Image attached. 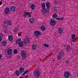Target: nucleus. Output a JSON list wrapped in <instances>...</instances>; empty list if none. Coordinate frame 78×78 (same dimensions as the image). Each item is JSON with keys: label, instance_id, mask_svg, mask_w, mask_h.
Returning <instances> with one entry per match:
<instances>
[{"label": "nucleus", "instance_id": "21", "mask_svg": "<svg viewBox=\"0 0 78 78\" xmlns=\"http://www.w3.org/2000/svg\"><path fill=\"white\" fill-rule=\"evenodd\" d=\"M59 55L60 56H63L64 55V52H62V51H61L59 53Z\"/></svg>", "mask_w": 78, "mask_h": 78}, {"label": "nucleus", "instance_id": "50", "mask_svg": "<svg viewBox=\"0 0 78 78\" xmlns=\"http://www.w3.org/2000/svg\"><path fill=\"white\" fill-rule=\"evenodd\" d=\"M40 61H41V59H40Z\"/></svg>", "mask_w": 78, "mask_h": 78}, {"label": "nucleus", "instance_id": "29", "mask_svg": "<svg viewBox=\"0 0 78 78\" xmlns=\"http://www.w3.org/2000/svg\"><path fill=\"white\" fill-rule=\"evenodd\" d=\"M13 53L14 54H17V50L16 49H14L13 51Z\"/></svg>", "mask_w": 78, "mask_h": 78}, {"label": "nucleus", "instance_id": "27", "mask_svg": "<svg viewBox=\"0 0 78 78\" xmlns=\"http://www.w3.org/2000/svg\"><path fill=\"white\" fill-rule=\"evenodd\" d=\"M46 6L48 8H50V3L49 2L46 3Z\"/></svg>", "mask_w": 78, "mask_h": 78}, {"label": "nucleus", "instance_id": "24", "mask_svg": "<svg viewBox=\"0 0 78 78\" xmlns=\"http://www.w3.org/2000/svg\"><path fill=\"white\" fill-rule=\"evenodd\" d=\"M32 48H33L34 50H35V49H36V48H37V46H36V45L35 44H33L32 46Z\"/></svg>", "mask_w": 78, "mask_h": 78}, {"label": "nucleus", "instance_id": "6", "mask_svg": "<svg viewBox=\"0 0 78 78\" xmlns=\"http://www.w3.org/2000/svg\"><path fill=\"white\" fill-rule=\"evenodd\" d=\"M70 72H68V71L65 72L63 75V76L64 78H68L69 77H70Z\"/></svg>", "mask_w": 78, "mask_h": 78}, {"label": "nucleus", "instance_id": "45", "mask_svg": "<svg viewBox=\"0 0 78 78\" xmlns=\"http://www.w3.org/2000/svg\"><path fill=\"white\" fill-rule=\"evenodd\" d=\"M20 78H23V77H20Z\"/></svg>", "mask_w": 78, "mask_h": 78}, {"label": "nucleus", "instance_id": "8", "mask_svg": "<svg viewBox=\"0 0 78 78\" xmlns=\"http://www.w3.org/2000/svg\"><path fill=\"white\" fill-rule=\"evenodd\" d=\"M7 53L8 55H11L12 53V49H8L7 51Z\"/></svg>", "mask_w": 78, "mask_h": 78}, {"label": "nucleus", "instance_id": "41", "mask_svg": "<svg viewBox=\"0 0 78 78\" xmlns=\"http://www.w3.org/2000/svg\"><path fill=\"white\" fill-rule=\"evenodd\" d=\"M56 20H59V18H56Z\"/></svg>", "mask_w": 78, "mask_h": 78}, {"label": "nucleus", "instance_id": "1", "mask_svg": "<svg viewBox=\"0 0 78 78\" xmlns=\"http://www.w3.org/2000/svg\"><path fill=\"white\" fill-rule=\"evenodd\" d=\"M19 70L16 71V74L17 76L20 75V73H23L24 72V68L22 67H21L19 69Z\"/></svg>", "mask_w": 78, "mask_h": 78}, {"label": "nucleus", "instance_id": "38", "mask_svg": "<svg viewBox=\"0 0 78 78\" xmlns=\"http://www.w3.org/2000/svg\"><path fill=\"white\" fill-rule=\"evenodd\" d=\"M2 55L1 54H0V59H2Z\"/></svg>", "mask_w": 78, "mask_h": 78}, {"label": "nucleus", "instance_id": "36", "mask_svg": "<svg viewBox=\"0 0 78 78\" xmlns=\"http://www.w3.org/2000/svg\"><path fill=\"white\" fill-rule=\"evenodd\" d=\"M3 30L5 31V33H6V31H7V29H3Z\"/></svg>", "mask_w": 78, "mask_h": 78}, {"label": "nucleus", "instance_id": "35", "mask_svg": "<svg viewBox=\"0 0 78 78\" xmlns=\"http://www.w3.org/2000/svg\"><path fill=\"white\" fill-rule=\"evenodd\" d=\"M54 2H55V5H57L58 4V2H57V1L55 0L54 1Z\"/></svg>", "mask_w": 78, "mask_h": 78}, {"label": "nucleus", "instance_id": "10", "mask_svg": "<svg viewBox=\"0 0 78 78\" xmlns=\"http://www.w3.org/2000/svg\"><path fill=\"white\" fill-rule=\"evenodd\" d=\"M24 42L25 44H28L30 42V40L28 38H25Z\"/></svg>", "mask_w": 78, "mask_h": 78}, {"label": "nucleus", "instance_id": "34", "mask_svg": "<svg viewBox=\"0 0 78 78\" xmlns=\"http://www.w3.org/2000/svg\"><path fill=\"white\" fill-rule=\"evenodd\" d=\"M66 64H69L70 63V62L69 60H66Z\"/></svg>", "mask_w": 78, "mask_h": 78}, {"label": "nucleus", "instance_id": "19", "mask_svg": "<svg viewBox=\"0 0 78 78\" xmlns=\"http://www.w3.org/2000/svg\"><path fill=\"white\" fill-rule=\"evenodd\" d=\"M41 30L43 31H45V27L44 26H42L40 28Z\"/></svg>", "mask_w": 78, "mask_h": 78}, {"label": "nucleus", "instance_id": "46", "mask_svg": "<svg viewBox=\"0 0 78 78\" xmlns=\"http://www.w3.org/2000/svg\"><path fill=\"white\" fill-rule=\"evenodd\" d=\"M11 56H10L9 57V58H11Z\"/></svg>", "mask_w": 78, "mask_h": 78}, {"label": "nucleus", "instance_id": "48", "mask_svg": "<svg viewBox=\"0 0 78 78\" xmlns=\"http://www.w3.org/2000/svg\"><path fill=\"white\" fill-rule=\"evenodd\" d=\"M29 1H31V0H28Z\"/></svg>", "mask_w": 78, "mask_h": 78}, {"label": "nucleus", "instance_id": "43", "mask_svg": "<svg viewBox=\"0 0 78 78\" xmlns=\"http://www.w3.org/2000/svg\"><path fill=\"white\" fill-rule=\"evenodd\" d=\"M25 78H28V75H26L25 76Z\"/></svg>", "mask_w": 78, "mask_h": 78}, {"label": "nucleus", "instance_id": "25", "mask_svg": "<svg viewBox=\"0 0 78 78\" xmlns=\"http://www.w3.org/2000/svg\"><path fill=\"white\" fill-rule=\"evenodd\" d=\"M3 36V34L2 33H0V42L2 41V37Z\"/></svg>", "mask_w": 78, "mask_h": 78}, {"label": "nucleus", "instance_id": "14", "mask_svg": "<svg viewBox=\"0 0 78 78\" xmlns=\"http://www.w3.org/2000/svg\"><path fill=\"white\" fill-rule=\"evenodd\" d=\"M4 22L5 23H7L8 25H12V23H11V21L5 20V21Z\"/></svg>", "mask_w": 78, "mask_h": 78}, {"label": "nucleus", "instance_id": "49", "mask_svg": "<svg viewBox=\"0 0 78 78\" xmlns=\"http://www.w3.org/2000/svg\"><path fill=\"white\" fill-rule=\"evenodd\" d=\"M53 61L55 62V60H53Z\"/></svg>", "mask_w": 78, "mask_h": 78}, {"label": "nucleus", "instance_id": "5", "mask_svg": "<svg viewBox=\"0 0 78 78\" xmlns=\"http://www.w3.org/2000/svg\"><path fill=\"white\" fill-rule=\"evenodd\" d=\"M21 55L22 56V58L23 60H25L27 58V53L25 51L23 50L21 52Z\"/></svg>", "mask_w": 78, "mask_h": 78}, {"label": "nucleus", "instance_id": "33", "mask_svg": "<svg viewBox=\"0 0 78 78\" xmlns=\"http://www.w3.org/2000/svg\"><path fill=\"white\" fill-rule=\"evenodd\" d=\"M6 23H5V22L4 23V28H7V27H8V26H7L6 25Z\"/></svg>", "mask_w": 78, "mask_h": 78}, {"label": "nucleus", "instance_id": "15", "mask_svg": "<svg viewBox=\"0 0 78 78\" xmlns=\"http://www.w3.org/2000/svg\"><path fill=\"white\" fill-rule=\"evenodd\" d=\"M16 10V7L14 6H11L10 7V10L12 12H14Z\"/></svg>", "mask_w": 78, "mask_h": 78}, {"label": "nucleus", "instance_id": "12", "mask_svg": "<svg viewBox=\"0 0 78 78\" xmlns=\"http://www.w3.org/2000/svg\"><path fill=\"white\" fill-rule=\"evenodd\" d=\"M63 29L62 28H59L58 30V32L59 34H62L63 32Z\"/></svg>", "mask_w": 78, "mask_h": 78}, {"label": "nucleus", "instance_id": "31", "mask_svg": "<svg viewBox=\"0 0 78 78\" xmlns=\"http://www.w3.org/2000/svg\"><path fill=\"white\" fill-rule=\"evenodd\" d=\"M57 59H58V60H60V59H61V56L60 55L58 56L57 57Z\"/></svg>", "mask_w": 78, "mask_h": 78}, {"label": "nucleus", "instance_id": "4", "mask_svg": "<svg viewBox=\"0 0 78 78\" xmlns=\"http://www.w3.org/2000/svg\"><path fill=\"white\" fill-rule=\"evenodd\" d=\"M16 44H19L20 47H22L23 46V42L21 41V39L20 38L18 39L16 41Z\"/></svg>", "mask_w": 78, "mask_h": 78}, {"label": "nucleus", "instance_id": "37", "mask_svg": "<svg viewBox=\"0 0 78 78\" xmlns=\"http://www.w3.org/2000/svg\"><path fill=\"white\" fill-rule=\"evenodd\" d=\"M63 17H62L60 19H59V20H63Z\"/></svg>", "mask_w": 78, "mask_h": 78}, {"label": "nucleus", "instance_id": "39", "mask_svg": "<svg viewBox=\"0 0 78 78\" xmlns=\"http://www.w3.org/2000/svg\"><path fill=\"white\" fill-rule=\"evenodd\" d=\"M2 3H3V2H2V1L0 2V5H2Z\"/></svg>", "mask_w": 78, "mask_h": 78}, {"label": "nucleus", "instance_id": "18", "mask_svg": "<svg viewBox=\"0 0 78 78\" xmlns=\"http://www.w3.org/2000/svg\"><path fill=\"white\" fill-rule=\"evenodd\" d=\"M30 8L32 9H35V8L36 7V6H35V5L32 4L30 5Z\"/></svg>", "mask_w": 78, "mask_h": 78}, {"label": "nucleus", "instance_id": "44", "mask_svg": "<svg viewBox=\"0 0 78 78\" xmlns=\"http://www.w3.org/2000/svg\"><path fill=\"white\" fill-rule=\"evenodd\" d=\"M18 35L19 36H20V35L19 34H18Z\"/></svg>", "mask_w": 78, "mask_h": 78}, {"label": "nucleus", "instance_id": "3", "mask_svg": "<svg viewBox=\"0 0 78 78\" xmlns=\"http://www.w3.org/2000/svg\"><path fill=\"white\" fill-rule=\"evenodd\" d=\"M41 6L43 8V9L42 10V12L44 13V15L45 16L46 15H44L47 12V9H45V4L44 3H43L41 5Z\"/></svg>", "mask_w": 78, "mask_h": 78}, {"label": "nucleus", "instance_id": "51", "mask_svg": "<svg viewBox=\"0 0 78 78\" xmlns=\"http://www.w3.org/2000/svg\"><path fill=\"white\" fill-rule=\"evenodd\" d=\"M59 8V7H58L57 8Z\"/></svg>", "mask_w": 78, "mask_h": 78}, {"label": "nucleus", "instance_id": "16", "mask_svg": "<svg viewBox=\"0 0 78 78\" xmlns=\"http://www.w3.org/2000/svg\"><path fill=\"white\" fill-rule=\"evenodd\" d=\"M9 41H12L13 40V36L12 35H10L9 36Z\"/></svg>", "mask_w": 78, "mask_h": 78}, {"label": "nucleus", "instance_id": "2", "mask_svg": "<svg viewBox=\"0 0 78 78\" xmlns=\"http://www.w3.org/2000/svg\"><path fill=\"white\" fill-rule=\"evenodd\" d=\"M41 73V72L40 71V69L35 70L34 71V76L37 78V77H39L40 76Z\"/></svg>", "mask_w": 78, "mask_h": 78}, {"label": "nucleus", "instance_id": "22", "mask_svg": "<svg viewBox=\"0 0 78 78\" xmlns=\"http://www.w3.org/2000/svg\"><path fill=\"white\" fill-rule=\"evenodd\" d=\"M24 13L25 14H27V15L29 16H28L29 17H31V14L29 13H28V12H24Z\"/></svg>", "mask_w": 78, "mask_h": 78}, {"label": "nucleus", "instance_id": "28", "mask_svg": "<svg viewBox=\"0 0 78 78\" xmlns=\"http://www.w3.org/2000/svg\"><path fill=\"white\" fill-rule=\"evenodd\" d=\"M29 71V70L28 69H27L26 70L25 72H24V73L23 74V75H25V74H27V73H28V72Z\"/></svg>", "mask_w": 78, "mask_h": 78}, {"label": "nucleus", "instance_id": "9", "mask_svg": "<svg viewBox=\"0 0 78 78\" xmlns=\"http://www.w3.org/2000/svg\"><path fill=\"white\" fill-rule=\"evenodd\" d=\"M50 24L51 26H55L56 24V21L55 20H51L50 21Z\"/></svg>", "mask_w": 78, "mask_h": 78}, {"label": "nucleus", "instance_id": "32", "mask_svg": "<svg viewBox=\"0 0 78 78\" xmlns=\"http://www.w3.org/2000/svg\"><path fill=\"white\" fill-rule=\"evenodd\" d=\"M43 46L46 47H49V45H48V44H43Z\"/></svg>", "mask_w": 78, "mask_h": 78}, {"label": "nucleus", "instance_id": "30", "mask_svg": "<svg viewBox=\"0 0 78 78\" xmlns=\"http://www.w3.org/2000/svg\"><path fill=\"white\" fill-rule=\"evenodd\" d=\"M18 30H19V29H18V28L16 27L15 28V29L13 31H14V32H15V33H16V32H17V31H18Z\"/></svg>", "mask_w": 78, "mask_h": 78}, {"label": "nucleus", "instance_id": "20", "mask_svg": "<svg viewBox=\"0 0 78 78\" xmlns=\"http://www.w3.org/2000/svg\"><path fill=\"white\" fill-rule=\"evenodd\" d=\"M6 44H7V42H6L5 41H3L2 42V44L3 46H6Z\"/></svg>", "mask_w": 78, "mask_h": 78}, {"label": "nucleus", "instance_id": "47", "mask_svg": "<svg viewBox=\"0 0 78 78\" xmlns=\"http://www.w3.org/2000/svg\"><path fill=\"white\" fill-rule=\"evenodd\" d=\"M42 0V1H45V0Z\"/></svg>", "mask_w": 78, "mask_h": 78}, {"label": "nucleus", "instance_id": "26", "mask_svg": "<svg viewBox=\"0 0 78 78\" xmlns=\"http://www.w3.org/2000/svg\"><path fill=\"white\" fill-rule=\"evenodd\" d=\"M71 48H70V46L68 45L66 48V49L67 51H69L70 50Z\"/></svg>", "mask_w": 78, "mask_h": 78}, {"label": "nucleus", "instance_id": "42", "mask_svg": "<svg viewBox=\"0 0 78 78\" xmlns=\"http://www.w3.org/2000/svg\"><path fill=\"white\" fill-rule=\"evenodd\" d=\"M54 11L56 12V9H53Z\"/></svg>", "mask_w": 78, "mask_h": 78}, {"label": "nucleus", "instance_id": "23", "mask_svg": "<svg viewBox=\"0 0 78 78\" xmlns=\"http://www.w3.org/2000/svg\"><path fill=\"white\" fill-rule=\"evenodd\" d=\"M57 16H58V15H57V14L55 13L53 15L52 17H53V19H56Z\"/></svg>", "mask_w": 78, "mask_h": 78}, {"label": "nucleus", "instance_id": "17", "mask_svg": "<svg viewBox=\"0 0 78 78\" xmlns=\"http://www.w3.org/2000/svg\"><path fill=\"white\" fill-rule=\"evenodd\" d=\"M75 34H73L71 36V37L72 38V40L73 42L75 41Z\"/></svg>", "mask_w": 78, "mask_h": 78}, {"label": "nucleus", "instance_id": "7", "mask_svg": "<svg viewBox=\"0 0 78 78\" xmlns=\"http://www.w3.org/2000/svg\"><path fill=\"white\" fill-rule=\"evenodd\" d=\"M34 34L35 37H38V36L41 34V33L39 30H35L34 33Z\"/></svg>", "mask_w": 78, "mask_h": 78}, {"label": "nucleus", "instance_id": "40", "mask_svg": "<svg viewBox=\"0 0 78 78\" xmlns=\"http://www.w3.org/2000/svg\"><path fill=\"white\" fill-rule=\"evenodd\" d=\"M23 16V17H27V15H24Z\"/></svg>", "mask_w": 78, "mask_h": 78}, {"label": "nucleus", "instance_id": "11", "mask_svg": "<svg viewBox=\"0 0 78 78\" xmlns=\"http://www.w3.org/2000/svg\"><path fill=\"white\" fill-rule=\"evenodd\" d=\"M10 10V9H9V8H5V14H9Z\"/></svg>", "mask_w": 78, "mask_h": 78}, {"label": "nucleus", "instance_id": "13", "mask_svg": "<svg viewBox=\"0 0 78 78\" xmlns=\"http://www.w3.org/2000/svg\"><path fill=\"white\" fill-rule=\"evenodd\" d=\"M34 17H32L29 19L30 23H31V24H33V23H34Z\"/></svg>", "mask_w": 78, "mask_h": 78}]
</instances>
